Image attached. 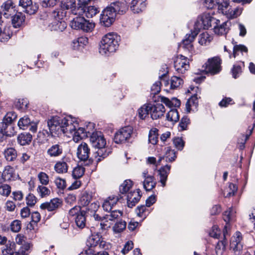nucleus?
<instances>
[{
  "label": "nucleus",
  "mask_w": 255,
  "mask_h": 255,
  "mask_svg": "<svg viewBox=\"0 0 255 255\" xmlns=\"http://www.w3.org/2000/svg\"><path fill=\"white\" fill-rule=\"evenodd\" d=\"M49 131L53 136L59 135L61 133L70 136L78 127V124L70 116L61 118L54 117L47 122Z\"/></svg>",
  "instance_id": "1"
},
{
  "label": "nucleus",
  "mask_w": 255,
  "mask_h": 255,
  "mask_svg": "<svg viewBox=\"0 0 255 255\" xmlns=\"http://www.w3.org/2000/svg\"><path fill=\"white\" fill-rule=\"evenodd\" d=\"M90 140L92 146L96 148H98V150L95 153L97 154L95 157L98 162L108 156L110 151V149L108 150L106 148V141L103 134L101 132H93L90 135Z\"/></svg>",
  "instance_id": "2"
},
{
  "label": "nucleus",
  "mask_w": 255,
  "mask_h": 255,
  "mask_svg": "<svg viewBox=\"0 0 255 255\" xmlns=\"http://www.w3.org/2000/svg\"><path fill=\"white\" fill-rule=\"evenodd\" d=\"M120 37L116 33H109L102 38L99 52L103 55H109L118 48Z\"/></svg>",
  "instance_id": "3"
},
{
  "label": "nucleus",
  "mask_w": 255,
  "mask_h": 255,
  "mask_svg": "<svg viewBox=\"0 0 255 255\" xmlns=\"http://www.w3.org/2000/svg\"><path fill=\"white\" fill-rule=\"evenodd\" d=\"M17 118V115L14 112L7 113L0 123V132L7 136L14 135L16 131L13 122Z\"/></svg>",
  "instance_id": "4"
},
{
  "label": "nucleus",
  "mask_w": 255,
  "mask_h": 255,
  "mask_svg": "<svg viewBox=\"0 0 255 255\" xmlns=\"http://www.w3.org/2000/svg\"><path fill=\"white\" fill-rule=\"evenodd\" d=\"M70 25L73 29L81 30L85 32H92L95 26V23L92 21L81 16L74 18L71 21Z\"/></svg>",
  "instance_id": "5"
},
{
  "label": "nucleus",
  "mask_w": 255,
  "mask_h": 255,
  "mask_svg": "<svg viewBox=\"0 0 255 255\" xmlns=\"http://www.w3.org/2000/svg\"><path fill=\"white\" fill-rule=\"evenodd\" d=\"M217 22H219V20L212 17L209 14H202L198 17L195 23V30L198 32L201 28L208 29Z\"/></svg>",
  "instance_id": "6"
},
{
  "label": "nucleus",
  "mask_w": 255,
  "mask_h": 255,
  "mask_svg": "<svg viewBox=\"0 0 255 255\" xmlns=\"http://www.w3.org/2000/svg\"><path fill=\"white\" fill-rule=\"evenodd\" d=\"M67 12L62 7L57 8L53 10L52 12V16L56 20L53 29L55 30L62 31L66 27V23L62 20L66 16Z\"/></svg>",
  "instance_id": "7"
},
{
  "label": "nucleus",
  "mask_w": 255,
  "mask_h": 255,
  "mask_svg": "<svg viewBox=\"0 0 255 255\" xmlns=\"http://www.w3.org/2000/svg\"><path fill=\"white\" fill-rule=\"evenodd\" d=\"M204 70L206 73L214 75L221 70V59L219 57H214L209 59L207 62L203 66Z\"/></svg>",
  "instance_id": "8"
},
{
  "label": "nucleus",
  "mask_w": 255,
  "mask_h": 255,
  "mask_svg": "<svg viewBox=\"0 0 255 255\" xmlns=\"http://www.w3.org/2000/svg\"><path fill=\"white\" fill-rule=\"evenodd\" d=\"M77 156L78 159L84 163L85 165L91 163L89 158L90 154V148L86 142H82L79 144L77 149Z\"/></svg>",
  "instance_id": "9"
},
{
  "label": "nucleus",
  "mask_w": 255,
  "mask_h": 255,
  "mask_svg": "<svg viewBox=\"0 0 255 255\" xmlns=\"http://www.w3.org/2000/svg\"><path fill=\"white\" fill-rule=\"evenodd\" d=\"M132 133V128L131 127L127 126L121 128L115 135V142L117 143L126 142L131 137Z\"/></svg>",
  "instance_id": "10"
},
{
  "label": "nucleus",
  "mask_w": 255,
  "mask_h": 255,
  "mask_svg": "<svg viewBox=\"0 0 255 255\" xmlns=\"http://www.w3.org/2000/svg\"><path fill=\"white\" fill-rule=\"evenodd\" d=\"M115 17L116 14L114 11L111 10L108 6L103 10L101 14L100 22L105 26L109 27L115 21Z\"/></svg>",
  "instance_id": "11"
},
{
  "label": "nucleus",
  "mask_w": 255,
  "mask_h": 255,
  "mask_svg": "<svg viewBox=\"0 0 255 255\" xmlns=\"http://www.w3.org/2000/svg\"><path fill=\"white\" fill-rule=\"evenodd\" d=\"M174 68L179 73H185L189 68V60L182 55L178 56L174 61Z\"/></svg>",
  "instance_id": "12"
},
{
  "label": "nucleus",
  "mask_w": 255,
  "mask_h": 255,
  "mask_svg": "<svg viewBox=\"0 0 255 255\" xmlns=\"http://www.w3.org/2000/svg\"><path fill=\"white\" fill-rule=\"evenodd\" d=\"M111 212L109 214H107L103 217L102 222L100 223V226L102 229L110 227L111 224L108 223V221H113L121 217L123 215V212L120 210H114Z\"/></svg>",
  "instance_id": "13"
},
{
  "label": "nucleus",
  "mask_w": 255,
  "mask_h": 255,
  "mask_svg": "<svg viewBox=\"0 0 255 255\" xmlns=\"http://www.w3.org/2000/svg\"><path fill=\"white\" fill-rule=\"evenodd\" d=\"M150 105V117L153 120H157L160 118L165 112V108L162 104L157 103Z\"/></svg>",
  "instance_id": "14"
},
{
  "label": "nucleus",
  "mask_w": 255,
  "mask_h": 255,
  "mask_svg": "<svg viewBox=\"0 0 255 255\" xmlns=\"http://www.w3.org/2000/svg\"><path fill=\"white\" fill-rule=\"evenodd\" d=\"M19 6L23 8V11L31 15L35 13L38 8L36 3H33L32 0H19Z\"/></svg>",
  "instance_id": "15"
},
{
  "label": "nucleus",
  "mask_w": 255,
  "mask_h": 255,
  "mask_svg": "<svg viewBox=\"0 0 255 255\" xmlns=\"http://www.w3.org/2000/svg\"><path fill=\"white\" fill-rule=\"evenodd\" d=\"M242 239L241 234L239 232H236L235 235L232 238L230 246L236 255H240L243 249V245L241 243Z\"/></svg>",
  "instance_id": "16"
},
{
  "label": "nucleus",
  "mask_w": 255,
  "mask_h": 255,
  "mask_svg": "<svg viewBox=\"0 0 255 255\" xmlns=\"http://www.w3.org/2000/svg\"><path fill=\"white\" fill-rule=\"evenodd\" d=\"M14 4L12 0H7L4 1L0 6V10L3 15L6 18H9L14 13Z\"/></svg>",
  "instance_id": "17"
},
{
  "label": "nucleus",
  "mask_w": 255,
  "mask_h": 255,
  "mask_svg": "<svg viewBox=\"0 0 255 255\" xmlns=\"http://www.w3.org/2000/svg\"><path fill=\"white\" fill-rule=\"evenodd\" d=\"M112 11H114V13L123 14L126 12L128 9V6L125 1H116L111 3L110 5L108 6Z\"/></svg>",
  "instance_id": "18"
},
{
  "label": "nucleus",
  "mask_w": 255,
  "mask_h": 255,
  "mask_svg": "<svg viewBox=\"0 0 255 255\" xmlns=\"http://www.w3.org/2000/svg\"><path fill=\"white\" fill-rule=\"evenodd\" d=\"M198 34V31L194 30L191 32L190 34H187L185 38L182 41L183 47L190 52H192L193 50V46L192 42Z\"/></svg>",
  "instance_id": "19"
},
{
  "label": "nucleus",
  "mask_w": 255,
  "mask_h": 255,
  "mask_svg": "<svg viewBox=\"0 0 255 255\" xmlns=\"http://www.w3.org/2000/svg\"><path fill=\"white\" fill-rule=\"evenodd\" d=\"M120 199L119 196H109L103 203L102 207L104 210L108 212H111L113 207L117 204Z\"/></svg>",
  "instance_id": "20"
},
{
  "label": "nucleus",
  "mask_w": 255,
  "mask_h": 255,
  "mask_svg": "<svg viewBox=\"0 0 255 255\" xmlns=\"http://www.w3.org/2000/svg\"><path fill=\"white\" fill-rule=\"evenodd\" d=\"M62 201L59 198H54L49 202L42 204L40 207L42 209H47L48 211H53L61 206Z\"/></svg>",
  "instance_id": "21"
},
{
  "label": "nucleus",
  "mask_w": 255,
  "mask_h": 255,
  "mask_svg": "<svg viewBox=\"0 0 255 255\" xmlns=\"http://www.w3.org/2000/svg\"><path fill=\"white\" fill-rule=\"evenodd\" d=\"M141 197L139 190L128 193L127 195V205L129 208H132L139 201Z\"/></svg>",
  "instance_id": "22"
},
{
  "label": "nucleus",
  "mask_w": 255,
  "mask_h": 255,
  "mask_svg": "<svg viewBox=\"0 0 255 255\" xmlns=\"http://www.w3.org/2000/svg\"><path fill=\"white\" fill-rule=\"evenodd\" d=\"M63 152V148L59 144H55L50 146L47 150V154L51 158H55L60 156Z\"/></svg>",
  "instance_id": "23"
},
{
  "label": "nucleus",
  "mask_w": 255,
  "mask_h": 255,
  "mask_svg": "<svg viewBox=\"0 0 255 255\" xmlns=\"http://www.w3.org/2000/svg\"><path fill=\"white\" fill-rule=\"evenodd\" d=\"M11 17V23L14 28H19L22 26L25 22V15L21 12L16 13Z\"/></svg>",
  "instance_id": "24"
},
{
  "label": "nucleus",
  "mask_w": 255,
  "mask_h": 255,
  "mask_svg": "<svg viewBox=\"0 0 255 255\" xmlns=\"http://www.w3.org/2000/svg\"><path fill=\"white\" fill-rule=\"evenodd\" d=\"M90 134L89 131H87L84 128H76L71 135L73 136V140L78 142L81 139L88 137Z\"/></svg>",
  "instance_id": "25"
},
{
  "label": "nucleus",
  "mask_w": 255,
  "mask_h": 255,
  "mask_svg": "<svg viewBox=\"0 0 255 255\" xmlns=\"http://www.w3.org/2000/svg\"><path fill=\"white\" fill-rule=\"evenodd\" d=\"M171 166L166 165L160 168L158 171V175H159V181L161 183L162 186L164 187L166 185V181L170 170Z\"/></svg>",
  "instance_id": "26"
},
{
  "label": "nucleus",
  "mask_w": 255,
  "mask_h": 255,
  "mask_svg": "<svg viewBox=\"0 0 255 255\" xmlns=\"http://www.w3.org/2000/svg\"><path fill=\"white\" fill-rule=\"evenodd\" d=\"M162 82L165 86L169 85L170 89H175L179 88L183 83L181 78L177 76H173L171 78L170 81L162 80Z\"/></svg>",
  "instance_id": "27"
},
{
  "label": "nucleus",
  "mask_w": 255,
  "mask_h": 255,
  "mask_svg": "<svg viewBox=\"0 0 255 255\" xmlns=\"http://www.w3.org/2000/svg\"><path fill=\"white\" fill-rule=\"evenodd\" d=\"M145 0H132L130 8L134 13L141 11L146 6Z\"/></svg>",
  "instance_id": "28"
},
{
  "label": "nucleus",
  "mask_w": 255,
  "mask_h": 255,
  "mask_svg": "<svg viewBox=\"0 0 255 255\" xmlns=\"http://www.w3.org/2000/svg\"><path fill=\"white\" fill-rule=\"evenodd\" d=\"M213 27L216 34L223 35L226 34L228 31V22H224L220 24V21L214 23Z\"/></svg>",
  "instance_id": "29"
},
{
  "label": "nucleus",
  "mask_w": 255,
  "mask_h": 255,
  "mask_svg": "<svg viewBox=\"0 0 255 255\" xmlns=\"http://www.w3.org/2000/svg\"><path fill=\"white\" fill-rule=\"evenodd\" d=\"M243 10V8L242 7H237L233 9L229 7L226 11H224L223 14L228 18L234 19L240 16Z\"/></svg>",
  "instance_id": "30"
},
{
  "label": "nucleus",
  "mask_w": 255,
  "mask_h": 255,
  "mask_svg": "<svg viewBox=\"0 0 255 255\" xmlns=\"http://www.w3.org/2000/svg\"><path fill=\"white\" fill-rule=\"evenodd\" d=\"M55 171L58 173H65L68 171V165L67 161L62 159L56 163L54 166Z\"/></svg>",
  "instance_id": "31"
},
{
  "label": "nucleus",
  "mask_w": 255,
  "mask_h": 255,
  "mask_svg": "<svg viewBox=\"0 0 255 255\" xmlns=\"http://www.w3.org/2000/svg\"><path fill=\"white\" fill-rule=\"evenodd\" d=\"M60 7L64 10H70L74 12L76 7V3L75 0H61Z\"/></svg>",
  "instance_id": "32"
},
{
  "label": "nucleus",
  "mask_w": 255,
  "mask_h": 255,
  "mask_svg": "<svg viewBox=\"0 0 255 255\" xmlns=\"http://www.w3.org/2000/svg\"><path fill=\"white\" fill-rule=\"evenodd\" d=\"M156 181L153 176H148L143 181V187L146 191H150L154 188Z\"/></svg>",
  "instance_id": "33"
},
{
  "label": "nucleus",
  "mask_w": 255,
  "mask_h": 255,
  "mask_svg": "<svg viewBox=\"0 0 255 255\" xmlns=\"http://www.w3.org/2000/svg\"><path fill=\"white\" fill-rule=\"evenodd\" d=\"M4 155L7 161H13L17 157V151L12 147L7 148L4 151Z\"/></svg>",
  "instance_id": "34"
},
{
  "label": "nucleus",
  "mask_w": 255,
  "mask_h": 255,
  "mask_svg": "<svg viewBox=\"0 0 255 255\" xmlns=\"http://www.w3.org/2000/svg\"><path fill=\"white\" fill-rule=\"evenodd\" d=\"M166 120L172 123H175L179 120V115L176 109H171L166 116Z\"/></svg>",
  "instance_id": "35"
},
{
  "label": "nucleus",
  "mask_w": 255,
  "mask_h": 255,
  "mask_svg": "<svg viewBox=\"0 0 255 255\" xmlns=\"http://www.w3.org/2000/svg\"><path fill=\"white\" fill-rule=\"evenodd\" d=\"M32 139V135L27 132L19 134L17 137L18 142L21 145L29 144Z\"/></svg>",
  "instance_id": "36"
},
{
  "label": "nucleus",
  "mask_w": 255,
  "mask_h": 255,
  "mask_svg": "<svg viewBox=\"0 0 255 255\" xmlns=\"http://www.w3.org/2000/svg\"><path fill=\"white\" fill-rule=\"evenodd\" d=\"M161 101L168 107H179L181 104L180 100L176 98H173L171 100H169L167 98L163 97L161 99Z\"/></svg>",
  "instance_id": "37"
},
{
  "label": "nucleus",
  "mask_w": 255,
  "mask_h": 255,
  "mask_svg": "<svg viewBox=\"0 0 255 255\" xmlns=\"http://www.w3.org/2000/svg\"><path fill=\"white\" fill-rule=\"evenodd\" d=\"M236 214V211L233 208H229L223 213V219L227 225L230 221L234 220Z\"/></svg>",
  "instance_id": "38"
},
{
  "label": "nucleus",
  "mask_w": 255,
  "mask_h": 255,
  "mask_svg": "<svg viewBox=\"0 0 255 255\" xmlns=\"http://www.w3.org/2000/svg\"><path fill=\"white\" fill-rule=\"evenodd\" d=\"M92 198L91 193L83 192L79 200V204L83 206H88Z\"/></svg>",
  "instance_id": "39"
},
{
  "label": "nucleus",
  "mask_w": 255,
  "mask_h": 255,
  "mask_svg": "<svg viewBox=\"0 0 255 255\" xmlns=\"http://www.w3.org/2000/svg\"><path fill=\"white\" fill-rule=\"evenodd\" d=\"M212 39V36L207 32H205L200 34L198 42L201 45H207L211 42Z\"/></svg>",
  "instance_id": "40"
},
{
  "label": "nucleus",
  "mask_w": 255,
  "mask_h": 255,
  "mask_svg": "<svg viewBox=\"0 0 255 255\" xmlns=\"http://www.w3.org/2000/svg\"><path fill=\"white\" fill-rule=\"evenodd\" d=\"M75 223L77 226L80 229H83L86 225V217L85 216V211H82L79 215L75 218Z\"/></svg>",
  "instance_id": "41"
},
{
  "label": "nucleus",
  "mask_w": 255,
  "mask_h": 255,
  "mask_svg": "<svg viewBox=\"0 0 255 255\" xmlns=\"http://www.w3.org/2000/svg\"><path fill=\"white\" fill-rule=\"evenodd\" d=\"M88 42V39L86 37H81L73 40V47L75 49H78L80 47H83Z\"/></svg>",
  "instance_id": "42"
},
{
  "label": "nucleus",
  "mask_w": 255,
  "mask_h": 255,
  "mask_svg": "<svg viewBox=\"0 0 255 255\" xmlns=\"http://www.w3.org/2000/svg\"><path fill=\"white\" fill-rule=\"evenodd\" d=\"M84 12L87 17H92L99 12L98 7L95 6H85L83 8Z\"/></svg>",
  "instance_id": "43"
},
{
  "label": "nucleus",
  "mask_w": 255,
  "mask_h": 255,
  "mask_svg": "<svg viewBox=\"0 0 255 255\" xmlns=\"http://www.w3.org/2000/svg\"><path fill=\"white\" fill-rule=\"evenodd\" d=\"M150 113V105L146 104L142 106L138 110V117L140 119H144Z\"/></svg>",
  "instance_id": "44"
},
{
  "label": "nucleus",
  "mask_w": 255,
  "mask_h": 255,
  "mask_svg": "<svg viewBox=\"0 0 255 255\" xmlns=\"http://www.w3.org/2000/svg\"><path fill=\"white\" fill-rule=\"evenodd\" d=\"M216 1L219 12L223 14L224 11L229 8V0H216Z\"/></svg>",
  "instance_id": "45"
},
{
  "label": "nucleus",
  "mask_w": 255,
  "mask_h": 255,
  "mask_svg": "<svg viewBox=\"0 0 255 255\" xmlns=\"http://www.w3.org/2000/svg\"><path fill=\"white\" fill-rule=\"evenodd\" d=\"M31 121L27 116L20 118L18 122V126L20 129H25L31 124Z\"/></svg>",
  "instance_id": "46"
},
{
  "label": "nucleus",
  "mask_w": 255,
  "mask_h": 255,
  "mask_svg": "<svg viewBox=\"0 0 255 255\" xmlns=\"http://www.w3.org/2000/svg\"><path fill=\"white\" fill-rule=\"evenodd\" d=\"M11 192V187L7 184L2 183L0 180V195L8 197Z\"/></svg>",
  "instance_id": "47"
},
{
  "label": "nucleus",
  "mask_w": 255,
  "mask_h": 255,
  "mask_svg": "<svg viewBox=\"0 0 255 255\" xmlns=\"http://www.w3.org/2000/svg\"><path fill=\"white\" fill-rule=\"evenodd\" d=\"M237 189L238 188L235 184L230 183L228 188L224 191V196L226 198L233 196L235 195Z\"/></svg>",
  "instance_id": "48"
},
{
  "label": "nucleus",
  "mask_w": 255,
  "mask_h": 255,
  "mask_svg": "<svg viewBox=\"0 0 255 255\" xmlns=\"http://www.w3.org/2000/svg\"><path fill=\"white\" fill-rule=\"evenodd\" d=\"M132 185V181L130 180H125L120 186V192L122 194H125L128 192L131 188Z\"/></svg>",
  "instance_id": "49"
},
{
  "label": "nucleus",
  "mask_w": 255,
  "mask_h": 255,
  "mask_svg": "<svg viewBox=\"0 0 255 255\" xmlns=\"http://www.w3.org/2000/svg\"><path fill=\"white\" fill-rule=\"evenodd\" d=\"M158 129L156 128L151 129L149 133L148 140L152 144H156L158 141Z\"/></svg>",
  "instance_id": "50"
},
{
  "label": "nucleus",
  "mask_w": 255,
  "mask_h": 255,
  "mask_svg": "<svg viewBox=\"0 0 255 255\" xmlns=\"http://www.w3.org/2000/svg\"><path fill=\"white\" fill-rule=\"evenodd\" d=\"M226 244L227 241L225 240L220 241L218 242L215 248L217 255H223V254L226 249Z\"/></svg>",
  "instance_id": "51"
},
{
  "label": "nucleus",
  "mask_w": 255,
  "mask_h": 255,
  "mask_svg": "<svg viewBox=\"0 0 255 255\" xmlns=\"http://www.w3.org/2000/svg\"><path fill=\"white\" fill-rule=\"evenodd\" d=\"M28 101L25 99H17L15 102V107L21 111H25L27 108Z\"/></svg>",
  "instance_id": "52"
},
{
  "label": "nucleus",
  "mask_w": 255,
  "mask_h": 255,
  "mask_svg": "<svg viewBox=\"0 0 255 255\" xmlns=\"http://www.w3.org/2000/svg\"><path fill=\"white\" fill-rule=\"evenodd\" d=\"M12 35V32L9 30V27L4 28L3 32L0 33V40L1 42H5L7 41Z\"/></svg>",
  "instance_id": "53"
},
{
  "label": "nucleus",
  "mask_w": 255,
  "mask_h": 255,
  "mask_svg": "<svg viewBox=\"0 0 255 255\" xmlns=\"http://www.w3.org/2000/svg\"><path fill=\"white\" fill-rule=\"evenodd\" d=\"M2 179L4 181L10 180L12 178V169L10 166L6 167L1 174Z\"/></svg>",
  "instance_id": "54"
},
{
  "label": "nucleus",
  "mask_w": 255,
  "mask_h": 255,
  "mask_svg": "<svg viewBox=\"0 0 255 255\" xmlns=\"http://www.w3.org/2000/svg\"><path fill=\"white\" fill-rule=\"evenodd\" d=\"M164 157L166 161L172 162L176 158L175 151L171 149L169 147H167Z\"/></svg>",
  "instance_id": "55"
},
{
  "label": "nucleus",
  "mask_w": 255,
  "mask_h": 255,
  "mask_svg": "<svg viewBox=\"0 0 255 255\" xmlns=\"http://www.w3.org/2000/svg\"><path fill=\"white\" fill-rule=\"evenodd\" d=\"M126 222L122 220L120 221L115 224L113 227V230L115 233H121L126 229Z\"/></svg>",
  "instance_id": "56"
},
{
  "label": "nucleus",
  "mask_w": 255,
  "mask_h": 255,
  "mask_svg": "<svg viewBox=\"0 0 255 255\" xmlns=\"http://www.w3.org/2000/svg\"><path fill=\"white\" fill-rule=\"evenodd\" d=\"M15 244L11 242L10 241H8V243L6 244L2 250V255H8L9 254L12 253L14 250V248Z\"/></svg>",
  "instance_id": "57"
},
{
  "label": "nucleus",
  "mask_w": 255,
  "mask_h": 255,
  "mask_svg": "<svg viewBox=\"0 0 255 255\" xmlns=\"http://www.w3.org/2000/svg\"><path fill=\"white\" fill-rule=\"evenodd\" d=\"M85 172V168L80 166L75 167L72 172V175L75 179L81 177Z\"/></svg>",
  "instance_id": "58"
},
{
  "label": "nucleus",
  "mask_w": 255,
  "mask_h": 255,
  "mask_svg": "<svg viewBox=\"0 0 255 255\" xmlns=\"http://www.w3.org/2000/svg\"><path fill=\"white\" fill-rule=\"evenodd\" d=\"M37 178L42 185H47L48 184L49 181V176L45 172H39L37 175Z\"/></svg>",
  "instance_id": "59"
},
{
  "label": "nucleus",
  "mask_w": 255,
  "mask_h": 255,
  "mask_svg": "<svg viewBox=\"0 0 255 255\" xmlns=\"http://www.w3.org/2000/svg\"><path fill=\"white\" fill-rule=\"evenodd\" d=\"M21 228V222L19 220H15L10 224V229L13 232H18Z\"/></svg>",
  "instance_id": "60"
},
{
  "label": "nucleus",
  "mask_w": 255,
  "mask_h": 255,
  "mask_svg": "<svg viewBox=\"0 0 255 255\" xmlns=\"http://www.w3.org/2000/svg\"><path fill=\"white\" fill-rule=\"evenodd\" d=\"M37 190L41 197L48 195L50 193V190L43 185L38 186Z\"/></svg>",
  "instance_id": "61"
},
{
  "label": "nucleus",
  "mask_w": 255,
  "mask_h": 255,
  "mask_svg": "<svg viewBox=\"0 0 255 255\" xmlns=\"http://www.w3.org/2000/svg\"><path fill=\"white\" fill-rule=\"evenodd\" d=\"M54 182L57 187L59 189L63 190L66 188V181L64 179L60 177H57L55 178Z\"/></svg>",
  "instance_id": "62"
},
{
  "label": "nucleus",
  "mask_w": 255,
  "mask_h": 255,
  "mask_svg": "<svg viewBox=\"0 0 255 255\" xmlns=\"http://www.w3.org/2000/svg\"><path fill=\"white\" fill-rule=\"evenodd\" d=\"M197 98L195 96H193L191 98H190L186 102V109L187 112L189 113L190 112V107L192 106L197 103Z\"/></svg>",
  "instance_id": "63"
},
{
  "label": "nucleus",
  "mask_w": 255,
  "mask_h": 255,
  "mask_svg": "<svg viewBox=\"0 0 255 255\" xmlns=\"http://www.w3.org/2000/svg\"><path fill=\"white\" fill-rule=\"evenodd\" d=\"M241 51V52H248V48L244 45H236L234 46L233 49V56L234 58L236 57L237 52Z\"/></svg>",
  "instance_id": "64"
}]
</instances>
